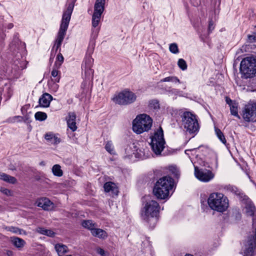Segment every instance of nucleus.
<instances>
[{"mask_svg": "<svg viewBox=\"0 0 256 256\" xmlns=\"http://www.w3.org/2000/svg\"><path fill=\"white\" fill-rule=\"evenodd\" d=\"M148 197L144 198L146 200L144 202L141 210V217L150 228H153L158 220L160 206L156 201L148 199Z\"/></svg>", "mask_w": 256, "mask_h": 256, "instance_id": "f257e3e1", "label": "nucleus"}, {"mask_svg": "<svg viewBox=\"0 0 256 256\" xmlns=\"http://www.w3.org/2000/svg\"><path fill=\"white\" fill-rule=\"evenodd\" d=\"M76 0H74L70 3L66 10L64 12L61 24L58 32L57 34L55 43L52 49V52H56L58 49L60 47L62 43L66 34V32L68 30L71 16L74 10V3Z\"/></svg>", "mask_w": 256, "mask_h": 256, "instance_id": "f03ea898", "label": "nucleus"}, {"mask_svg": "<svg viewBox=\"0 0 256 256\" xmlns=\"http://www.w3.org/2000/svg\"><path fill=\"white\" fill-rule=\"evenodd\" d=\"M173 187V178L169 176H163L156 183L153 192L158 198L165 199L169 196L170 192Z\"/></svg>", "mask_w": 256, "mask_h": 256, "instance_id": "7ed1b4c3", "label": "nucleus"}, {"mask_svg": "<svg viewBox=\"0 0 256 256\" xmlns=\"http://www.w3.org/2000/svg\"><path fill=\"white\" fill-rule=\"evenodd\" d=\"M208 204L212 210L220 212L226 211L228 207V200L222 193L211 194L208 199Z\"/></svg>", "mask_w": 256, "mask_h": 256, "instance_id": "20e7f679", "label": "nucleus"}, {"mask_svg": "<svg viewBox=\"0 0 256 256\" xmlns=\"http://www.w3.org/2000/svg\"><path fill=\"white\" fill-rule=\"evenodd\" d=\"M152 120L146 114L136 116L132 122V130L137 134L148 132L152 128Z\"/></svg>", "mask_w": 256, "mask_h": 256, "instance_id": "39448f33", "label": "nucleus"}, {"mask_svg": "<svg viewBox=\"0 0 256 256\" xmlns=\"http://www.w3.org/2000/svg\"><path fill=\"white\" fill-rule=\"evenodd\" d=\"M240 70L242 78H252L256 74V59L253 57L244 58L241 61Z\"/></svg>", "mask_w": 256, "mask_h": 256, "instance_id": "423d86ee", "label": "nucleus"}, {"mask_svg": "<svg viewBox=\"0 0 256 256\" xmlns=\"http://www.w3.org/2000/svg\"><path fill=\"white\" fill-rule=\"evenodd\" d=\"M182 125L190 134H196L199 130V124L196 116L191 112H185L181 116Z\"/></svg>", "mask_w": 256, "mask_h": 256, "instance_id": "0eeeda50", "label": "nucleus"}, {"mask_svg": "<svg viewBox=\"0 0 256 256\" xmlns=\"http://www.w3.org/2000/svg\"><path fill=\"white\" fill-rule=\"evenodd\" d=\"M150 145L152 151L156 155L160 154L164 148L166 142L164 138V132L161 127L150 136Z\"/></svg>", "mask_w": 256, "mask_h": 256, "instance_id": "6e6552de", "label": "nucleus"}, {"mask_svg": "<svg viewBox=\"0 0 256 256\" xmlns=\"http://www.w3.org/2000/svg\"><path fill=\"white\" fill-rule=\"evenodd\" d=\"M240 114L246 122H256V102L250 100L245 104L242 108Z\"/></svg>", "mask_w": 256, "mask_h": 256, "instance_id": "1a4fd4ad", "label": "nucleus"}, {"mask_svg": "<svg viewBox=\"0 0 256 256\" xmlns=\"http://www.w3.org/2000/svg\"><path fill=\"white\" fill-rule=\"evenodd\" d=\"M136 99V96L134 93L125 90L115 94L112 100L116 104L126 106L134 103Z\"/></svg>", "mask_w": 256, "mask_h": 256, "instance_id": "9d476101", "label": "nucleus"}, {"mask_svg": "<svg viewBox=\"0 0 256 256\" xmlns=\"http://www.w3.org/2000/svg\"><path fill=\"white\" fill-rule=\"evenodd\" d=\"M105 2L106 0H96L92 16V26L94 28H96L98 25L102 14L104 10Z\"/></svg>", "mask_w": 256, "mask_h": 256, "instance_id": "9b49d317", "label": "nucleus"}, {"mask_svg": "<svg viewBox=\"0 0 256 256\" xmlns=\"http://www.w3.org/2000/svg\"><path fill=\"white\" fill-rule=\"evenodd\" d=\"M194 175L200 181L207 182L212 180L214 174L212 171L207 169L199 168L194 167Z\"/></svg>", "mask_w": 256, "mask_h": 256, "instance_id": "f8f14e48", "label": "nucleus"}, {"mask_svg": "<svg viewBox=\"0 0 256 256\" xmlns=\"http://www.w3.org/2000/svg\"><path fill=\"white\" fill-rule=\"evenodd\" d=\"M94 62L93 58L90 56H86L84 63L82 64V70L84 72V79L86 81L92 80L94 76V70L92 69Z\"/></svg>", "mask_w": 256, "mask_h": 256, "instance_id": "ddd939ff", "label": "nucleus"}, {"mask_svg": "<svg viewBox=\"0 0 256 256\" xmlns=\"http://www.w3.org/2000/svg\"><path fill=\"white\" fill-rule=\"evenodd\" d=\"M256 248V228L255 234L252 238L248 240L244 252V256H254Z\"/></svg>", "mask_w": 256, "mask_h": 256, "instance_id": "4468645a", "label": "nucleus"}, {"mask_svg": "<svg viewBox=\"0 0 256 256\" xmlns=\"http://www.w3.org/2000/svg\"><path fill=\"white\" fill-rule=\"evenodd\" d=\"M38 206L42 208L45 210H51L54 208V204L48 198H44L38 200L36 202Z\"/></svg>", "mask_w": 256, "mask_h": 256, "instance_id": "2eb2a0df", "label": "nucleus"}, {"mask_svg": "<svg viewBox=\"0 0 256 256\" xmlns=\"http://www.w3.org/2000/svg\"><path fill=\"white\" fill-rule=\"evenodd\" d=\"M67 124L68 127L72 132H74L77 129L76 126V115L74 112H70L68 114V116L66 118Z\"/></svg>", "mask_w": 256, "mask_h": 256, "instance_id": "dca6fc26", "label": "nucleus"}, {"mask_svg": "<svg viewBox=\"0 0 256 256\" xmlns=\"http://www.w3.org/2000/svg\"><path fill=\"white\" fill-rule=\"evenodd\" d=\"M52 98V96L49 94H44L39 98L38 102L40 106L44 108L48 107Z\"/></svg>", "mask_w": 256, "mask_h": 256, "instance_id": "f3484780", "label": "nucleus"}, {"mask_svg": "<svg viewBox=\"0 0 256 256\" xmlns=\"http://www.w3.org/2000/svg\"><path fill=\"white\" fill-rule=\"evenodd\" d=\"M104 188L106 192H110L113 195H117L118 194V188L112 182H106L104 184Z\"/></svg>", "mask_w": 256, "mask_h": 256, "instance_id": "a211bd4d", "label": "nucleus"}, {"mask_svg": "<svg viewBox=\"0 0 256 256\" xmlns=\"http://www.w3.org/2000/svg\"><path fill=\"white\" fill-rule=\"evenodd\" d=\"M44 138L48 142L54 145L58 144L60 142V138H58L56 134L52 132H49L45 134Z\"/></svg>", "mask_w": 256, "mask_h": 256, "instance_id": "6ab92c4d", "label": "nucleus"}, {"mask_svg": "<svg viewBox=\"0 0 256 256\" xmlns=\"http://www.w3.org/2000/svg\"><path fill=\"white\" fill-rule=\"evenodd\" d=\"M91 234L93 236L102 239H104L108 236V234L106 231L102 229L96 228L93 230H92Z\"/></svg>", "mask_w": 256, "mask_h": 256, "instance_id": "aec40b11", "label": "nucleus"}, {"mask_svg": "<svg viewBox=\"0 0 256 256\" xmlns=\"http://www.w3.org/2000/svg\"><path fill=\"white\" fill-rule=\"evenodd\" d=\"M0 180L11 184H14L17 182L14 177L4 172H0Z\"/></svg>", "mask_w": 256, "mask_h": 256, "instance_id": "412c9836", "label": "nucleus"}, {"mask_svg": "<svg viewBox=\"0 0 256 256\" xmlns=\"http://www.w3.org/2000/svg\"><path fill=\"white\" fill-rule=\"evenodd\" d=\"M12 244L18 248L20 250L26 244L25 241L18 237L12 238Z\"/></svg>", "mask_w": 256, "mask_h": 256, "instance_id": "4be33fe9", "label": "nucleus"}, {"mask_svg": "<svg viewBox=\"0 0 256 256\" xmlns=\"http://www.w3.org/2000/svg\"><path fill=\"white\" fill-rule=\"evenodd\" d=\"M82 226L90 230L91 232L92 230L97 226L96 223L93 222L92 220H84L82 222Z\"/></svg>", "mask_w": 256, "mask_h": 256, "instance_id": "5701e85b", "label": "nucleus"}, {"mask_svg": "<svg viewBox=\"0 0 256 256\" xmlns=\"http://www.w3.org/2000/svg\"><path fill=\"white\" fill-rule=\"evenodd\" d=\"M54 248L59 256H62L68 252V247L62 244H56Z\"/></svg>", "mask_w": 256, "mask_h": 256, "instance_id": "b1692460", "label": "nucleus"}, {"mask_svg": "<svg viewBox=\"0 0 256 256\" xmlns=\"http://www.w3.org/2000/svg\"><path fill=\"white\" fill-rule=\"evenodd\" d=\"M52 172L54 176L60 177L63 174L61 166L59 164H54L52 168Z\"/></svg>", "mask_w": 256, "mask_h": 256, "instance_id": "393cba45", "label": "nucleus"}, {"mask_svg": "<svg viewBox=\"0 0 256 256\" xmlns=\"http://www.w3.org/2000/svg\"><path fill=\"white\" fill-rule=\"evenodd\" d=\"M230 107L231 114L240 119V117L238 113V104L237 103H234Z\"/></svg>", "mask_w": 256, "mask_h": 256, "instance_id": "a878e982", "label": "nucleus"}, {"mask_svg": "<svg viewBox=\"0 0 256 256\" xmlns=\"http://www.w3.org/2000/svg\"><path fill=\"white\" fill-rule=\"evenodd\" d=\"M148 108L150 110H158L160 108L159 102L157 100H152L148 102Z\"/></svg>", "mask_w": 256, "mask_h": 256, "instance_id": "bb28decb", "label": "nucleus"}, {"mask_svg": "<svg viewBox=\"0 0 256 256\" xmlns=\"http://www.w3.org/2000/svg\"><path fill=\"white\" fill-rule=\"evenodd\" d=\"M224 188L230 192L236 195L240 196V190L235 186L232 185H228L224 187Z\"/></svg>", "mask_w": 256, "mask_h": 256, "instance_id": "cd10ccee", "label": "nucleus"}, {"mask_svg": "<svg viewBox=\"0 0 256 256\" xmlns=\"http://www.w3.org/2000/svg\"><path fill=\"white\" fill-rule=\"evenodd\" d=\"M215 132L219 140L222 143L226 145V140L222 132L219 128H215Z\"/></svg>", "mask_w": 256, "mask_h": 256, "instance_id": "c85d7f7f", "label": "nucleus"}, {"mask_svg": "<svg viewBox=\"0 0 256 256\" xmlns=\"http://www.w3.org/2000/svg\"><path fill=\"white\" fill-rule=\"evenodd\" d=\"M34 117L38 120L43 121L46 119L47 114L44 112H38L35 114Z\"/></svg>", "mask_w": 256, "mask_h": 256, "instance_id": "c756f323", "label": "nucleus"}, {"mask_svg": "<svg viewBox=\"0 0 256 256\" xmlns=\"http://www.w3.org/2000/svg\"><path fill=\"white\" fill-rule=\"evenodd\" d=\"M60 72L58 71L56 68H54L52 71V76L54 78V81L56 82H58L60 80Z\"/></svg>", "mask_w": 256, "mask_h": 256, "instance_id": "7c9ffc66", "label": "nucleus"}, {"mask_svg": "<svg viewBox=\"0 0 256 256\" xmlns=\"http://www.w3.org/2000/svg\"><path fill=\"white\" fill-rule=\"evenodd\" d=\"M160 82H173L180 83V80L175 76H170L162 79Z\"/></svg>", "mask_w": 256, "mask_h": 256, "instance_id": "2f4dec72", "label": "nucleus"}, {"mask_svg": "<svg viewBox=\"0 0 256 256\" xmlns=\"http://www.w3.org/2000/svg\"><path fill=\"white\" fill-rule=\"evenodd\" d=\"M178 67L182 70H185L187 69L188 66L185 60L182 58H180L178 62Z\"/></svg>", "mask_w": 256, "mask_h": 256, "instance_id": "473e14b6", "label": "nucleus"}, {"mask_svg": "<svg viewBox=\"0 0 256 256\" xmlns=\"http://www.w3.org/2000/svg\"><path fill=\"white\" fill-rule=\"evenodd\" d=\"M170 51L173 54H176L179 52V50L176 44L172 43L169 46Z\"/></svg>", "mask_w": 256, "mask_h": 256, "instance_id": "72a5a7b5", "label": "nucleus"}, {"mask_svg": "<svg viewBox=\"0 0 256 256\" xmlns=\"http://www.w3.org/2000/svg\"><path fill=\"white\" fill-rule=\"evenodd\" d=\"M64 58L62 55L60 53H59L57 56L56 61L55 62L54 64L56 66H58L57 68H59L61 66L62 63L64 62Z\"/></svg>", "mask_w": 256, "mask_h": 256, "instance_id": "f704fd0d", "label": "nucleus"}, {"mask_svg": "<svg viewBox=\"0 0 256 256\" xmlns=\"http://www.w3.org/2000/svg\"><path fill=\"white\" fill-rule=\"evenodd\" d=\"M105 148L106 150V151L108 152L110 154H114V146L111 142H108L106 144Z\"/></svg>", "mask_w": 256, "mask_h": 256, "instance_id": "c9c22d12", "label": "nucleus"}, {"mask_svg": "<svg viewBox=\"0 0 256 256\" xmlns=\"http://www.w3.org/2000/svg\"><path fill=\"white\" fill-rule=\"evenodd\" d=\"M6 229L7 230L12 232L13 233L18 234H21L22 232V230H21L18 228L14 227V226L6 227Z\"/></svg>", "mask_w": 256, "mask_h": 256, "instance_id": "e433bc0d", "label": "nucleus"}, {"mask_svg": "<svg viewBox=\"0 0 256 256\" xmlns=\"http://www.w3.org/2000/svg\"><path fill=\"white\" fill-rule=\"evenodd\" d=\"M246 214L250 216H254L255 211V208L252 206H249L246 207Z\"/></svg>", "mask_w": 256, "mask_h": 256, "instance_id": "4c0bfd02", "label": "nucleus"}, {"mask_svg": "<svg viewBox=\"0 0 256 256\" xmlns=\"http://www.w3.org/2000/svg\"><path fill=\"white\" fill-rule=\"evenodd\" d=\"M18 34H16L14 36L13 42L10 45V48L12 50H15L16 44V43H18L19 40L18 37L17 36Z\"/></svg>", "mask_w": 256, "mask_h": 256, "instance_id": "58836bf2", "label": "nucleus"}, {"mask_svg": "<svg viewBox=\"0 0 256 256\" xmlns=\"http://www.w3.org/2000/svg\"><path fill=\"white\" fill-rule=\"evenodd\" d=\"M147 156L145 155V152L142 151L141 150H137L136 154V157L142 159L145 158Z\"/></svg>", "mask_w": 256, "mask_h": 256, "instance_id": "ea45409f", "label": "nucleus"}, {"mask_svg": "<svg viewBox=\"0 0 256 256\" xmlns=\"http://www.w3.org/2000/svg\"><path fill=\"white\" fill-rule=\"evenodd\" d=\"M214 28V21L211 19L209 20L208 22V33H210Z\"/></svg>", "mask_w": 256, "mask_h": 256, "instance_id": "a19ab883", "label": "nucleus"}, {"mask_svg": "<svg viewBox=\"0 0 256 256\" xmlns=\"http://www.w3.org/2000/svg\"><path fill=\"white\" fill-rule=\"evenodd\" d=\"M256 42V34L254 33V34L248 36V42L252 43Z\"/></svg>", "mask_w": 256, "mask_h": 256, "instance_id": "79ce46f5", "label": "nucleus"}, {"mask_svg": "<svg viewBox=\"0 0 256 256\" xmlns=\"http://www.w3.org/2000/svg\"><path fill=\"white\" fill-rule=\"evenodd\" d=\"M0 192L7 196L11 195L10 190L4 188H0Z\"/></svg>", "mask_w": 256, "mask_h": 256, "instance_id": "37998d69", "label": "nucleus"}, {"mask_svg": "<svg viewBox=\"0 0 256 256\" xmlns=\"http://www.w3.org/2000/svg\"><path fill=\"white\" fill-rule=\"evenodd\" d=\"M44 235L50 237H53L54 236V232L50 230L46 229Z\"/></svg>", "mask_w": 256, "mask_h": 256, "instance_id": "c03bdc74", "label": "nucleus"}, {"mask_svg": "<svg viewBox=\"0 0 256 256\" xmlns=\"http://www.w3.org/2000/svg\"><path fill=\"white\" fill-rule=\"evenodd\" d=\"M96 250L97 253H98L102 256H105V252L103 249H102L100 248H96Z\"/></svg>", "mask_w": 256, "mask_h": 256, "instance_id": "a18cd8bd", "label": "nucleus"}, {"mask_svg": "<svg viewBox=\"0 0 256 256\" xmlns=\"http://www.w3.org/2000/svg\"><path fill=\"white\" fill-rule=\"evenodd\" d=\"M226 104H228L230 106L232 104H233L234 103H235L234 102H232V100L228 97L226 98Z\"/></svg>", "mask_w": 256, "mask_h": 256, "instance_id": "49530a36", "label": "nucleus"}, {"mask_svg": "<svg viewBox=\"0 0 256 256\" xmlns=\"http://www.w3.org/2000/svg\"><path fill=\"white\" fill-rule=\"evenodd\" d=\"M46 230L45 228H39L38 229V232L40 233V234H44V233L46 232Z\"/></svg>", "mask_w": 256, "mask_h": 256, "instance_id": "de8ad7c7", "label": "nucleus"}, {"mask_svg": "<svg viewBox=\"0 0 256 256\" xmlns=\"http://www.w3.org/2000/svg\"><path fill=\"white\" fill-rule=\"evenodd\" d=\"M94 42L92 43V44H90L89 46L88 49L89 51H90V52H93V50L94 49Z\"/></svg>", "mask_w": 256, "mask_h": 256, "instance_id": "09e8293b", "label": "nucleus"}, {"mask_svg": "<svg viewBox=\"0 0 256 256\" xmlns=\"http://www.w3.org/2000/svg\"><path fill=\"white\" fill-rule=\"evenodd\" d=\"M13 118L14 120V121L20 122L22 118L20 116H15Z\"/></svg>", "mask_w": 256, "mask_h": 256, "instance_id": "8fccbe9b", "label": "nucleus"}, {"mask_svg": "<svg viewBox=\"0 0 256 256\" xmlns=\"http://www.w3.org/2000/svg\"><path fill=\"white\" fill-rule=\"evenodd\" d=\"M13 26H14V24H12V23H10V24H8V29H10V28H13Z\"/></svg>", "mask_w": 256, "mask_h": 256, "instance_id": "3c124183", "label": "nucleus"}, {"mask_svg": "<svg viewBox=\"0 0 256 256\" xmlns=\"http://www.w3.org/2000/svg\"><path fill=\"white\" fill-rule=\"evenodd\" d=\"M12 252H11V251H8V256H11V255L12 254Z\"/></svg>", "mask_w": 256, "mask_h": 256, "instance_id": "603ef678", "label": "nucleus"}, {"mask_svg": "<svg viewBox=\"0 0 256 256\" xmlns=\"http://www.w3.org/2000/svg\"><path fill=\"white\" fill-rule=\"evenodd\" d=\"M251 128H252V130L253 129L254 130H255V126L252 125V126H251Z\"/></svg>", "mask_w": 256, "mask_h": 256, "instance_id": "864d4df0", "label": "nucleus"}, {"mask_svg": "<svg viewBox=\"0 0 256 256\" xmlns=\"http://www.w3.org/2000/svg\"><path fill=\"white\" fill-rule=\"evenodd\" d=\"M40 165L44 166V162H42L40 163Z\"/></svg>", "mask_w": 256, "mask_h": 256, "instance_id": "5fc2aeb1", "label": "nucleus"}, {"mask_svg": "<svg viewBox=\"0 0 256 256\" xmlns=\"http://www.w3.org/2000/svg\"><path fill=\"white\" fill-rule=\"evenodd\" d=\"M190 150H185V153H186V152H187L188 151H190Z\"/></svg>", "mask_w": 256, "mask_h": 256, "instance_id": "6e6d98bb", "label": "nucleus"}, {"mask_svg": "<svg viewBox=\"0 0 256 256\" xmlns=\"http://www.w3.org/2000/svg\"><path fill=\"white\" fill-rule=\"evenodd\" d=\"M255 34H256V33H255Z\"/></svg>", "mask_w": 256, "mask_h": 256, "instance_id": "4d7b16f0", "label": "nucleus"}]
</instances>
